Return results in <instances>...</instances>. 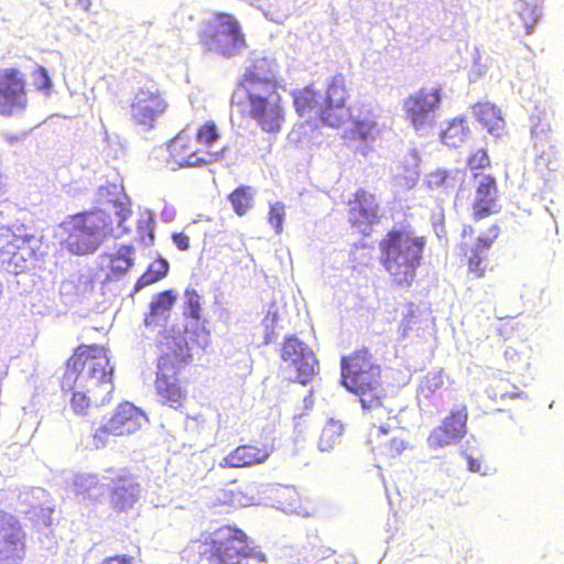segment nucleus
Returning <instances> with one entry per match:
<instances>
[{
	"instance_id": "18",
	"label": "nucleus",
	"mask_w": 564,
	"mask_h": 564,
	"mask_svg": "<svg viewBox=\"0 0 564 564\" xmlns=\"http://www.w3.org/2000/svg\"><path fill=\"white\" fill-rule=\"evenodd\" d=\"M25 553V533L14 516L0 511V562L21 560Z\"/></svg>"
},
{
	"instance_id": "40",
	"label": "nucleus",
	"mask_w": 564,
	"mask_h": 564,
	"mask_svg": "<svg viewBox=\"0 0 564 564\" xmlns=\"http://www.w3.org/2000/svg\"><path fill=\"white\" fill-rule=\"evenodd\" d=\"M466 166L470 171L484 170L490 166V159L485 149H478L467 158Z\"/></svg>"
},
{
	"instance_id": "30",
	"label": "nucleus",
	"mask_w": 564,
	"mask_h": 564,
	"mask_svg": "<svg viewBox=\"0 0 564 564\" xmlns=\"http://www.w3.org/2000/svg\"><path fill=\"white\" fill-rule=\"evenodd\" d=\"M183 316L185 319H192L195 324H199V334L205 338L208 337L209 332L204 326L202 297L194 289H186L184 292Z\"/></svg>"
},
{
	"instance_id": "32",
	"label": "nucleus",
	"mask_w": 564,
	"mask_h": 564,
	"mask_svg": "<svg viewBox=\"0 0 564 564\" xmlns=\"http://www.w3.org/2000/svg\"><path fill=\"white\" fill-rule=\"evenodd\" d=\"M348 99L349 90L345 76L334 75L326 86L323 104H347Z\"/></svg>"
},
{
	"instance_id": "41",
	"label": "nucleus",
	"mask_w": 564,
	"mask_h": 564,
	"mask_svg": "<svg viewBox=\"0 0 564 564\" xmlns=\"http://www.w3.org/2000/svg\"><path fill=\"white\" fill-rule=\"evenodd\" d=\"M33 76L35 89L48 94L52 87V83L47 70L43 66H37L34 69Z\"/></svg>"
},
{
	"instance_id": "27",
	"label": "nucleus",
	"mask_w": 564,
	"mask_h": 564,
	"mask_svg": "<svg viewBox=\"0 0 564 564\" xmlns=\"http://www.w3.org/2000/svg\"><path fill=\"white\" fill-rule=\"evenodd\" d=\"M354 110L347 104H321L317 110L319 121L332 128H340L352 119Z\"/></svg>"
},
{
	"instance_id": "34",
	"label": "nucleus",
	"mask_w": 564,
	"mask_h": 564,
	"mask_svg": "<svg viewBox=\"0 0 564 564\" xmlns=\"http://www.w3.org/2000/svg\"><path fill=\"white\" fill-rule=\"evenodd\" d=\"M220 135V130L214 120H206L200 123L194 134L198 144L206 151H214L213 149L219 141Z\"/></svg>"
},
{
	"instance_id": "1",
	"label": "nucleus",
	"mask_w": 564,
	"mask_h": 564,
	"mask_svg": "<svg viewBox=\"0 0 564 564\" xmlns=\"http://www.w3.org/2000/svg\"><path fill=\"white\" fill-rule=\"evenodd\" d=\"M279 88L272 63L264 57L258 58L239 78L230 102L262 131L278 132L285 121V107Z\"/></svg>"
},
{
	"instance_id": "24",
	"label": "nucleus",
	"mask_w": 564,
	"mask_h": 564,
	"mask_svg": "<svg viewBox=\"0 0 564 564\" xmlns=\"http://www.w3.org/2000/svg\"><path fill=\"white\" fill-rule=\"evenodd\" d=\"M476 120L481 123L489 133L500 137L505 131V119L498 107L489 101H479L471 106Z\"/></svg>"
},
{
	"instance_id": "39",
	"label": "nucleus",
	"mask_w": 564,
	"mask_h": 564,
	"mask_svg": "<svg viewBox=\"0 0 564 564\" xmlns=\"http://www.w3.org/2000/svg\"><path fill=\"white\" fill-rule=\"evenodd\" d=\"M519 15L525 29V33L532 34L534 24L540 20V12L538 8L535 6L524 3L520 9Z\"/></svg>"
},
{
	"instance_id": "3",
	"label": "nucleus",
	"mask_w": 564,
	"mask_h": 564,
	"mask_svg": "<svg viewBox=\"0 0 564 564\" xmlns=\"http://www.w3.org/2000/svg\"><path fill=\"white\" fill-rule=\"evenodd\" d=\"M427 237L410 226L393 227L378 242L379 262L393 284L410 286L422 267Z\"/></svg>"
},
{
	"instance_id": "14",
	"label": "nucleus",
	"mask_w": 564,
	"mask_h": 564,
	"mask_svg": "<svg viewBox=\"0 0 564 564\" xmlns=\"http://www.w3.org/2000/svg\"><path fill=\"white\" fill-rule=\"evenodd\" d=\"M474 196L470 202V218L474 223L494 216L501 210L497 180L491 174L474 173Z\"/></svg>"
},
{
	"instance_id": "35",
	"label": "nucleus",
	"mask_w": 564,
	"mask_h": 564,
	"mask_svg": "<svg viewBox=\"0 0 564 564\" xmlns=\"http://www.w3.org/2000/svg\"><path fill=\"white\" fill-rule=\"evenodd\" d=\"M169 268V263L165 259H156L148 267L147 271L137 280L135 289L139 290L162 280L164 276H166Z\"/></svg>"
},
{
	"instance_id": "47",
	"label": "nucleus",
	"mask_w": 564,
	"mask_h": 564,
	"mask_svg": "<svg viewBox=\"0 0 564 564\" xmlns=\"http://www.w3.org/2000/svg\"><path fill=\"white\" fill-rule=\"evenodd\" d=\"M469 468H470V470H473V471H478V470H479V465H478V464L476 465V464L474 463V459H473V458H469Z\"/></svg>"
},
{
	"instance_id": "48",
	"label": "nucleus",
	"mask_w": 564,
	"mask_h": 564,
	"mask_svg": "<svg viewBox=\"0 0 564 564\" xmlns=\"http://www.w3.org/2000/svg\"><path fill=\"white\" fill-rule=\"evenodd\" d=\"M271 321V323H274L276 322V313H268L267 316H265V319H269Z\"/></svg>"
},
{
	"instance_id": "15",
	"label": "nucleus",
	"mask_w": 564,
	"mask_h": 564,
	"mask_svg": "<svg viewBox=\"0 0 564 564\" xmlns=\"http://www.w3.org/2000/svg\"><path fill=\"white\" fill-rule=\"evenodd\" d=\"M442 101L441 88H421L403 102L406 119L416 131H423L434 123L433 112Z\"/></svg>"
},
{
	"instance_id": "4",
	"label": "nucleus",
	"mask_w": 564,
	"mask_h": 564,
	"mask_svg": "<svg viewBox=\"0 0 564 564\" xmlns=\"http://www.w3.org/2000/svg\"><path fill=\"white\" fill-rule=\"evenodd\" d=\"M159 348L155 393L163 405L177 410L188 399L187 380L182 379L181 373L193 362L191 348L184 336L172 334L163 335Z\"/></svg>"
},
{
	"instance_id": "25",
	"label": "nucleus",
	"mask_w": 564,
	"mask_h": 564,
	"mask_svg": "<svg viewBox=\"0 0 564 564\" xmlns=\"http://www.w3.org/2000/svg\"><path fill=\"white\" fill-rule=\"evenodd\" d=\"M64 392H72L70 406L78 414H86L93 405H101L109 402L111 394H106V390L89 391L84 388L76 387L74 389H62Z\"/></svg>"
},
{
	"instance_id": "5",
	"label": "nucleus",
	"mask_w": 564,
	"mask_h": 564,
	"mask_svg": "<svg viewBox=\"0 0 564 564\" xmlns=\"http://www.w3.org/2000/svg\"><path fill=\"white\" fill-rule=\"evenodd\" d=\"M251 547L245 531L236 525H221L213 532H203L180 552L183 564H242L250 557Z\"/></svg>"
},
{
	"instance_id": "9",
	"label": "nucleus",
	"mask_w": 564,
	"mask_h": 564,
	"mask_svg": "<svg viewBox=\"0 0 564 564\" xmlns=\"http://www.w3.org/2000/svg\"><path fill=\"white\" fill-rule=\"evenodd\" d=\"M147 421V415L140 408L128 401L121 402L109 420L93 432L91 443L97 449L104 448L110 436L131 435L141 430Z\"/></svg>"
},
{
	"instance_id": "2",
	"label": "nucleus",
	"mask_w": 564,
	"mask_h": 564,
	"mask_svg": "<svg viewBox=\"0 0 564 564\" xmlns=\"http://www.w3.org/2000/svg\"><path fill=\"white\" fill-rule=\"evenodd\" d=\"M340 382L358 397L362 410L370 417H391L392 410L384 404L387 393L381 381V367L369 349H356L340 358Z\"/></svg>"
},
{
	"instance_id": "20",
	"label": "nucleus",
	"mask_w": 564,
	"mask_h": 564,
	"mask_svg": "<svg viewBox=\"0 0 564 564\" xmlns=\"http://www.w3.org/2000/svg\"><path fill=\"white\" fill-rule=\"evenodd\" d=\"M140 485L135 477L122 471L111 478V489L109 494L110 505L117 512L131 509L140 498Z\"/></svg>"
},
{
	"instance_id": "6",
	"label": "nucleus",
	"mask_w": 564,
	"mask_h": 564,
	"mask_svg": "<svg viewBox=\"0 0 564 564\" xmlns=\"http://www.w3.org/2000/svg\"><path fill=\"white\" fill-rule=\"evenodd\" d=\"M115 367L110 362L106 346L82 344L77 346L65 361V369L59 380L61 389L76 387L94 390L113 391Z\"/></svg>"
},
{
	"instance_id": "12",
	"label": "nucleus",
	"mask_w": 564,
	"mask_h": 564,
	"mask_svg": "<svg viewBox=\"0 0 564 564\" xmlns=\"http://www.w3.org/2000/svg\"><path fill=\"white\" fill-rule=\"evenodd\" d=\"M28 82L17 67L0 68V115L13 116L28 107Z\"/></svg>"
},
{
	"instance_id": "17",
	"label": "nucleus",
	"mask_w": 564,
	"mask_h": 564,
	"mask_svg": "<svg viewBox=\"0 0 564 564\" xmlns=\"http://www.w3.org/2000/svg\"><path fill=\"white\" fill-rule=\"evenodd\" d=\"M281 358L296 370V380L302 384L308 383L315 372L317 361L311 348L295 336L284 339L281 347Z\"/></svg>"
},
{
	"instance_id": "37",
	"label": "nucleus",
	"mask_w": 564,
	"mask_h": 564,
	"mask_svg": "<svg viewBox=\"0 0 564 564\" xmlns=\"http://www.w3.org/2000/svg\"><path fill=\"white\" fill-rule=\"evenodd\" d=\"M444 384L443 378L441 375H429L426 376L417 390V395L420 400L432 401L437 393L442 390Z\"/></svg>"
},
{
	"instance_id": "21",
	"label": "nucleus",
	"mask_w": 564,
	"mask_h": 564,
	"mask_svg": "<svg viewBox=\"0 0 564 564\" xmlns=\"http://www.w3.org/2000/svg\"><path fill=\"white\" fill-rule=\"evenodd\" d=\"M271 449L267 445L242 444L235 447L223 457L219 463L221 468L242 469L261 465L268 460Z\"/></svg>"
},
{
	"instance_id": "11",
	"label": "nucleus",
	"mask_w": 564,
	"mask_h": 564,
	"mask_svg": "<svg viewBox=\"0 0 564 564\" xmlns=\"http://www.w3.org/2000/svg\"><path fill=\"white\" fill-rule=\"evenodd\" d=\"M170 102L164 91L155 87L139 88L129 105V120L144 130L154 129L166 115Z\"/></svg>"
},
{
	"instance_id": "45",
	"label": "nucleus",
	"mask_w": 564,
	"mask_h": 564,
	"mask_svg": "<svg viewBox=\"0 0 564 564\" xmlns=\"http://www.w3.org/2000/svg\"><path fill=\"white\" fill-rule=\"evenodd\" d=\"M447 180V173L445 171H437L431 175L430 183H434L436 185H442Z\"/></svg>"
},
{
	"instance_id": "36",
	"label": "nucleus",
	"mask_w": 564,
	"mask_h": 564,
	"mask_svg": "<svg viewBox=\"0 0 564 564\" xmlns=\"http://www.w3.org/2000/svg\"><path fill=\"white\" fill-rule=\"evenodd\" d=\"M133 248L121 246L115 254L110 256L109 269L115 275L124 274L132 267Z\"/></svg>"
},
{
	"instance_id": "7",
	"label": "nucleus",
	"mask_w": 564,
	"mask_h": 564,
	"mask_svg": "<svg viewBox=\"0 0 564 564\" xmlns=\"http://www.w3.org/2000/svg\"><path fill=\"white\" fill-rule=\"evenodd\" d=\"M61 246L74 256L94 253L112 232V220L105 210L95 208L68 215L59 225Z\"/></svg>"
},
{
	"instance_id": "22",
	"label": "nucleus",
	"mask_w": 564,
	"mask_h": 564,
	"mask_svg": "<svg viewBox=\"0 0 564 564\" xmlns=\"http://www.w3.org/2000/svg\"><path fill=\"white\" fill-rule=\"evenodd\" d=\"M372 419L379 421V424L373 423L368 433V443L372 449L389 458L399 456L405 449L404 442L398 437L389 436L390 425H383V421H388V419L379 417V415H375ZM391 419H394L392 414L389 421Z\"/></svg>"
},
{
	"instance_id": "16",
	"label": "nucleus",
	"mask_w": 564,
	"mask_h": 564,
	"mask_svg": "<svg viewBox=\"0 0 564 564\" xmlns=\"http://www.w3.org/2000/svg\"><path fill=\"white\" fill-rule=\"evenodd\" d=\"M468 409L463 404L449 411L427 436L430 448L437 449L459 443L467 434Z\"/></svg>"
},
{
	"instance_id": "23",
	"label": "nucleus",
	"mask_w": 564,
	"mask_h": 564,
	"mask_svg": "<svg viewBox=\"0 0 564 564\" xmlns=\"http://www.w3.org/2000/svg\"><path fill=\"white\" fill-rule=\"evenodd\" d=\"M29 248L23 238L11 231L0 232V259L12 265L14 270L22 269L26 262Z\"/></svg>"
},
{
	"instance_id": "10",
	"label": "nucleus",
	"mask_w": 564,
	"mask_h": 564,
	"mask_svg": "<svg viewBox=\"0 0 564 564\" xmlns=\"http://www.w3.org/2000/svg\"><path fill=\"white\" fill-rule=\"evenodd\" d=\"M501 234L498 223L489 224L475 239V245L462 241L458 246V256L466 267L467 275L479 280L490 270L488 251L492 248Z\"/></svg>"
},
{
	"instance_id": "46",
	"label": "nucleus",
	"mask_w": 564,
	"mask_h": 564,
	"mask_svg": "<svg viewBox=\"0 0 564 564\" xmlns=\"http://www.w3.org/2000/svg\"><path fill=\"white\" fill-rule=\"evenodd\" d=\"M474 235H475V228L471 225L467 224V225L463 226L462 232H460V237L463 239L471 238Z\"/></svg>"
},
{
	"instance_id": "44",
	"label": "nucleus",
	"mask_w": 564,
	"mask_h": 564,
	"mask_svg": "<svg viewBox=\"0 0 564 564\" xmlns=\"http://www.w3.org/2000/svg\"><path fill=\"white\" fill-rule=\"evenodd\" d=\"M99 564H133V558L127 554L112 555V556L106 557Z\"/></svg>"
},
{
	"instance_id": "38",
	"label": "nucleus",
	"mask_w": 564,
	"mask_h": 564,
	"mask_svg": "<svg viewBox=\"0 0 564 564\" xmlns=\"http://www.w3.org/2000/svg\"><path fill=\"white\" fill-rule=\"evenodd\" d=\"M285 206L281 202H276L270 205L268 221L273 227L275 234L281 235L283 232V225L285 220Z\"/></svg>"
},
{
	"instance_id": "29",
	"label": "nucleus",
	"mask_w": 564,
	"mask_h": 564,
	"mask_svg": "<svg viewBox=\"0 0 564 564\" xmlns=\"http://www.w3.org/2000/svg\"><path fill=\"white\" fill-rule=\"evenodd\" d=\"M292 98L294 109L301 117L307 116L315 110L317 111L321 106L319 94L313 84L293 90Z\"/></svg>"
},
{
	"instance_id": "33",
	"label": "nucleus",
	"mask_w": 564,
	"mask_h": 564,
	"mask_svg": "<svg viewBox=\"0 0 564 564\" xmlns=\"http://www.w3.org/2000/svg\"><path fill=\"white\" fill-rule=\"evenodd\" d=\"M254 189L251 186L241 185L228 195L235 213L243 216L253 207Z\"/></svg>"
},
{
	"instance_id": "43",
	"label": "nucleus",
	"mask_w": 564,
	"mask_h": 564,
	"mask_svg": "<svg viewBox=\"0 0 564 564\" xmlns=\"http://www.w3.org/2000/svg\"><path fill=\"white\" fill-rule=\"evenodd\" d=\"M308 552L316 561H323L333 554L329 547L323 545H311Z\"/></svg>"
},
{
	"instance_id": "28",
	"label": "nucleus",
	"mask_w": 564,
	"mask_h": 564,
	"mask_svg": "<svg viewBox=\"0 0 564 564\" xmlns=\"http://www.w3.org/2000/svg\"><path fill=\"white\" fill-rule=\"evenodd\" d=\"M470 137L471 129L465 116L456 117L448 121L446 128L441 132L442 142L452 148L460 147Z\"/></svg>"
},
{
	"instance_id": "8",
	"label": "nucleus",
	"mask_w": 564,
	"mask_h": 564,
	"mask_svg": "<svg viewBox=\"0 0 564 564\" xmlns=\"http://www.w3.org/2000/svg\"><path fill=\"white\" fill-rule=\"evenodd\" d=\"M199 41L206 51L226 58L240 54L247 45L239 21L227 12H215L203 23Z\"/></svg>"
},
{
	"instance_id": "13",
	"label": "nucleus",
	"mask_w": 564,
	"mask_h": 564,
	"mask_svg": "<svg viewBox=\"0 0 564 564\" xmlns=\"http://www.w3.org/2000/svg\"><path fill=\"white\" fill-rule=\"evenodd\" d=\"M167 151L169 163L176 167L204 166L218 159L217 152L204 150L196 138L184 130L170 141Z\"/></svg>"
},
{
	"instance_id": "26",
	"label": "nucleus",
	"mask_w": 564,
	"mask_h": 564,
	"mask_svg": "<svg viewBox=\"0 0 564 564\" xmlns=\"http://www.w3.org/2000/svg\"><path fill=\"white\" fill-rule=\"evenodd\" d=\"M362 108L365 109H359L358 113H352L350 134L355 140L368 141L375 139L379 130L372 109L365 106Z\"/></svg>"
},
{
	"instance_id": "42",
	"label": "nucleus",
	"mask_w": 564,
	"mask_h": 564,
	"mask_svg": "<svg viewBox=\"0 0 564 564\" xmlns=\"http://www.w3.org/2000/svg\"><path fill=\"white\" fill-rule=\"evenodd\" d=\"M172 241L180 251H187L191 247L189 237L184 232H174Z\"/></svg>"
},
{
	"instance_id": "19",
	"label": "nucleus",
	"mask_w": 564,
	"mask_h": 564,
	"mask_svg": "<svg viewBox=\"0 0 564 564\" xmlns=\"http://www.w3.org/2000/svg\"><path fill=\"white\" fill-rule=\"evenodd\" d=\"M349 221L360 232L367 234L371 227L379 223V204L375 194L359 188L348 200Z\"/></svg>"
},
{
	"instance_id": "31",
	"label": "nucleus",
	"mask_w": 564,
	"mask_h": 564,
	"mask_svg": "<svg viewBox=\"0 0 564 564\" xmlns=\"http://www.w3.org/2000/svg\"><path fill=\"white\" fill-rule=\"evenodd\" d=\"M175 301L176 296L171 290L159 293L150 304V313L145 317V323L148 325L155 324L158 317L165 319Z\"/></svg>"
}]
</instances>
